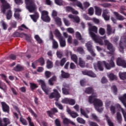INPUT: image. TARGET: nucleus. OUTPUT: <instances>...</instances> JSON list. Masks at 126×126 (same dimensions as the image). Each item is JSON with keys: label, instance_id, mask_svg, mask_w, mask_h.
Here are the masks:
<instances>
[{"label": "nucleus", "instance_id": "37", "mask_svg": "<svg viewBox=\"0 0 126 126\" xmlns=\"http://www.w3.org/2000/svg\"><path fill=\"white\" fill-rule=\"evenodd\" d=\"M109 109L112 115L116 114V106L114 105H111Z\"/></svg>", "mask_w": 126, "mask_h": 126}, {"label": "nucleus", "instance_id": "17", "mask_svg": "<svg viewBox=\"0 0 126 126\" xmlns=\"http://www.w3.org/2000/svg\"><path fill=\"white\" fill-rule=\"evenodd\" d=\"M30 16L34 22H37V20L39 18V13L35 12L34 15H30Z\"/></svg>", "mask_w": 126, "mask_h": 126}, {"label": "nucleus", "instance_id": "59", "mask_svg": "<svg viewBox=\"0 0 126 126\" xmlns=\"http://www.w3.org/2000/svg\"><path fill=\"white\" fill-rule=\"evenodd\" d=\"M111 106V102L109 100H107L105 102V107L106 109H109Z\"/></svg>", "mask_w": 126, "mask_h": 126}, {"label": "nucleus", "instance_id": "21", "mask_svg": "<svg viewBox=\"0 0 126 126\" xmlns=\"http://www.w3.org/2000/svg\"><path fill=\"white\" fill-rule=\"evenodd\" d=\"M119 100H121L124 106L126 108V94H123L122 96L120 97Z\"/></svg>", "mask_w": 126, "mask_h": 126}, {"label": "nucleus", "instance_id": "32", "mask_svg": "<svg viewBox=\"0 0 126 126\" xmlns=\"http://www.w3.org/2000/svg\"><path fill=\"white\" fill-rule=\"evenodd\" d=\"M125 61L121 58H118L116 63L117 65H119V66H122L123 64L124 63Z\"/></svg>", "mask_w": 126, "mask_h": 126}, {"label": "nucleus", "instance_id": "54", "mask_svg": "<svg viewBox=\"0 0 126 126\" xmlns=\"http://www.w3.org/2000/svg\"><path fill=\"white\" fill-rule=\"evenodd\" d=\"M62 102L63 104H69V99L68 98H65L62 100Z\"/></svg>", "mask_w": 126, "mask_h": 126}, {"label": "nucleus", "instance_id": "47", "mask_svg": "<svg viewBox=\"0 0 126 126\" xmlns=\"http://www.w3.org/2000/svg\"><path fill=\"white\" fill-rule=\"evenodd\" d=\"M106 118L108 125L109 126H114V124L113 123V122H112L110 118L108 117V116H106Z\"/></svg>", "mask_w": 126, "mask_h": 126}, {"label": "nucleus", "instance_id": "55", "mask_svg": "<svg viewBox=\"0 0 126 126\" xmlns=\"http://www.w3.org/2000/svg\"><path fill=\"white\" fill-rule=\"evenodd\" d=\"M45 77L46 78H49V77H51V72L46 71L45 72Z\"/></svg>", "mask_w": 126, "mask_h": 126}, {"label": "nucleus", "instance_id": "2", "mask_svg": "<svg viewBox=\"0 0 126 126\" xmlns=\"http://www.w3.org/2000/svg\"><path fill=\"white\" fill-rule=\"evenodd\" d=\"M96 98L97 94H93L92 95L89 96V102L90 104H93L94 103V106L97 112H102V111H103V108H100V107L103 106V102L99 99Z\"/></svg>", "mask_w": 126, "mask_h": 126}, {"label": "nucleus", "instance_id": "62", "mask_svg": "<svg viewBox=\"0 0 126 126\" xmlns=\"http://www.w3.org/2000/svg\"><path fill=\"white\" fill-rule=\"evenodd\" d=\"M77 51V52L80 53V54H85L84 50H83V48H82V47L78 48Z\"/></svg>", "mask_w": 126, "mask_h": 126}, {"label": "nucleus", "instance_id": "51", "mask_svg": "<svg viewBox=\"0 0 126 126\" xmlns=\"http://www.w3.org/2000/svg\"><path fill=\"white\" fill-rule=\"evenodd\" d=\"M31 88L32 90H34V89H36L38 87V86L34 83H30Z\"/></svg>", "mask_w": 126, "mask_h": 126}, {"label": "nucleus", "instance_id": "46", "mask_svg": "<svg viewBox=\"0 0 126 126\" xmlns=\"http://www.w3.org/2000/svg\"><path fill=\"white\" fill-rule=\"evenodd\" d=\"M20 121L24 126H27L28 125L27 121L22 117L20 118Z\"/></svg>", "mask_w": 126, "mask_h": 126}, {"label": "nucleus", "instance_id": "26", "mask_svg": "<svg viewBox=\"0 0 126 126\" xmlns=\"http://www.w3.org/2000/svg\"><path fill=\"white\" fill-rule=\"evenodd\" d=\"M94 8L95 9V14L96 15H98L100 16L102 13V9L97 6H94Z\"/></svg>", "mask_w": 126, "mask_h": 126}, {"label": "nucleus", "instance_id": "12", "mask_svg": "<svg viewBox=\"0 0 126 126\" xmlns=\"http://www.w3.org/2000/svg\"><path fill=\"white\" fill-rule=\"evenodd\" d=\"M14 10L15 12L14 14V17L18 20L20 19V14H19V12H21V9L20 8H15Z\"/></svg>", "mask_w": 126, "mask_h": 126}, {"label": "nucleus", "instance_id": "56", "mask_svg": "<svg viewBox=\"0 0 126 126\" xmlns=\"http://www.w3.org/2000/svg\"><path fill=\"white\" fill-rule=\"evenodd\" d=\"M38 61L41 64V65H44L45 64V60H44V58H41L38 60Z\"/></svg>", "mask_w": 126, "mask_h": 126}, {"label": "nucleus", "instance_id": "39", "mask_svg": "<svg viewBox=\"0 0 126 126\" xmlns=\"http://www.w3.org/2000/svg\"><path fill=\"white\" fill-rule=\"evenodd\" d=\"M54 34L56 35V36L58 37L59 39L63 37V36H62V34H61V32H60V31H59V30H56L55 31Z\"/></svg>", "mask_w": 126, "mask_h": 126}, {"label": "nucleus", "instance_id": "15", "mask_svg": "<svg viewBox=\"0 0 126 126\" xmlns=\"http://www.w3.org/2000/svg\"><path fill=\"white\" fill-rule=\"evenodd\" d=\"M1 104L2 106V109L3 112H7L9 113V107L4 102H1Z\"/></svg>", "mask_w": 126, "mask_h": 126}, {"label": "nucleus", "instance_id": "40", "mask_svg": "<svg viewBox=\"0 0 126 126\" xmlns=\"http://www.w3.org/2000/svg\"><path fill=\"white\" fill-rule=\"evenodd\" d=\"M71 59L73 62L75 63H77V56L75 54H73L71 55Z\"/></svg>", "mask_w": 126, "mask_h": 126}, {"label": "nucleus", "instance_id": "61", "mask_svg": "<svg viewBox=\"0 0 126 126\" xmlns=\"http://www.w3.org/2000/svg\"><path fill=\"white\" fill-rule=\"evenodd\" d=\"M67 31L68 32V33H70V34H73L74 33V30H73V28H68L67 29Z\"/></svg>", "mask_w": 126, "mask_h": 126}, {"label": "nucleus", "instance_id": "3", "mask_svg": "<svg viewBox=\"0 0 126 126\" xmlns=\"http://www.w3.org/2000/svg\"><path fill=\"white\" fill-rule=\"evenodd\" d=\"M114 57H112L110 61H108L109 63H106L105 61H98L97 64H94V66L95 70H97V67L102 71L104 70V67H103V65H105V67L106 69H110L112 67H115V62H114Z\"/></svg>", "mask_w": 126, "mask_h": 126}, {"label": "nucleus", "instance_id": "16", "mask_svg": "<svg viewBox=\"0 0 126 126\" xmlns=\"http://www.w3.org/2000/svg\"><path fill=\"white\" fill-rule=\"evenodd\" d=\"M107 30L108 35H111V34L115 33L116 31V30L114 28H112L109 25L107 26Z\"/></svg>", "mask_w": 126, "mask_h": 126}, {"label": "nucleus", "instance_id": "5", "mask_svg": "<svg viewBox=\"0 0 126 126\" xmlns=\"http://www.w3.org/2000/svg\"><path fill=\"white\" fill-rule=\"evenodd\" d=\"M26 7L30 12H34L37 9L34 0H25Z\"/></svg>", "mask_w": 126, "mask_h": 126}, {"label": "nucleus", "instance_id": "19", "mask_svg": "<svg viewBox=\"0 0 126 126\" xmlns=\"http://www.w3.org/2000/svg\"><path fill=\"white\" fill-rule=\"evenodd\" d=\"M65 9L66 11H71L73 14H78V11L75 10L70 6L66 7Z\"/></svg>", "mask_w": 126, "mask_h": 126}, {"label": "nucleus", "instance_id": "4", "mask_svg": "<svg viewBox=\"0 0 126 126\" xmlns=\"http://www.w3.org/2000/svg\"><path fill=\"white\" fill-rule=\"evenodd\" d=\"M2 3V6L1 7V11L2 13L5 14L6 11V16L7 20H10L11 17H12V12L10 10L11 6L10 4L7 2L5 0H0Z\"/></svg>", "mask_w": 126, "mask_h": 126}, {"label": "nucleus", "instance_id": "53", "mask_svg": "<svg viewBox=\"0 0 126 126\" xmlns=\"http://www.w3.org/2000/svg\"><path fill=\"white\" fill-rule=\"evenodd\" d=\"M66 61H67L66 58H63L62 59L60 63V65H61V66H63Z\"/></svg>", "mask_w": 126, "mask_h": 126}, {"label": "nucleus", "instance_id": "44", "mask_svg": "<svg viewBox=\"0 0 126 126\" xmlns=\"http://www.w3.org/2000/svg\"><path fill=\"white\" fill-rule=\"evenodd\" d=\"M119 76L121 79H126V72H120L119 73Z\"/></svg>", "mask_w": 126, "mask_h": 126}, {"label": "nucleus", "instance_id": "29", "mask_svg": "<svg viewBox=\"0 0 126 126\" xmlns=\"http://www.w3.org/2000/svg\"><path fill=\"white\" fill-rule=\"evenodd\" d=\"M24 68L20 64H17L14 68V70L15 71H21V70H23Z\"/></svg>", "mask_w": 126, "mask_h": 126}, {"label": "nucleus", "instance_id": "31", "mask_svg": "<svg viewBox=\"0 0 126 126\" xmlns=\"http://www.w3.org/2000/svg\"><path fill=\"white\" fill-rule=\"evenodd\" d=\"M80 112H81V114L82 115H83V116L86 118L87 119H88V118H89V117L88 116V115H87V114H89V112L88 111H87L86 112H85L84 111V110H83L82 108H81L80 109Z\"/></svg>", "mask_w": 126, "mask_h": 126}, {"label": "nucleus", "instance_id": "60", "mask_svg": "<svg viewBox=\"0 0 126 126\" xmlns=\"http://www.w3.org/2000/svg\"><path fill=\"white\" fill-rule=\"evenodd\" d=\"M72 118H75L77 117H78V114L75 112H72L70 115Z\"/></svg>", "mask_w": 126, "mask_h": 126}, {"label": "nucleus", "instance_id": "45", "mask_svg": "<svg viewBox=\"0 0 126 126\" xmlns=\"http://www.w3.org/2000/svg\"><path fill=\"white\" fill-rule=\"evenodd\" d=\"M91 117H92V119H93V120H94L98 123H99V122H100V120H99L98 116H97V115H96V114L93 113V114H92Z\"/></svg>", "mask_w": 126, "mask_h": 126}, {"label": "nucleus", "instance_id": "25", "mask_svg": "<svg viewBox=\"0 0 126 126\" xmlns=\"http://www.w3.org/2000/svg\"><path fill=\"white\" fill-rule=\"evenodd\" d=\"M108 77L109 78V80L111 81H113V80H117L118 79V77L117 76L115 75L113 73H110L108 75Z\"/></svg>", "mask_w": 126, "mask_h": 126}, {"label": "nucleus", "instance_id": "36", "mask_svg": "<svg viewBox=\"0 0 126 126\" xmlns=\"http://www.w3.org/2000/svg\"><path fill=\"white\" fill-rule=\"evenodd\" d=\"M55 20L56 24L58 26H61L62 25V20L59 17L55 18Z\"/></svg>", "mask_w": 126, "mask_h": 126}, {"label": "nucleus", "instance_id": "6", "mask_svg": "<svg viewBox=\"0 0 126 126\" xmlns=\"http://www.w3.org/2000/svg\"><path fill=\"white\" fill-rule=\"evenodd\" d=\"M37 82L41 85V88L44 92H45V94H46V95H49L51 93V89L47 88L45 81L42 80H38Z\"/></svg>", "mask_w": 126, "mask_h": 126}, {"label": "nucleus", "instance_id": "7", "mask_svg": "<svg viewBox=\"0 0 126 126\" xmlns=\"http://www.w3.org/2000/svg\"><path fill=\"white\" fill-rule=\"evenodd\" d=\"M41 18L43 21H45V22H50L51 21V18L49 16V12L48 11H41Z\"/></svg>", "mask_w": 126, "mask_h": 126}, {"label": "nucleus", "instance_id": "23", "mask_svg": "<svg viewBox=\"0 0 126 126\" xmlns=\"http://www.w3.org/2000/svg\"><path fill=\"white\" fill-rule=\"evenodd\" d=\"M86 47H87V49L89 52V51H91L93 50V46H92V42L89 41L87 43H86Z\"/></svg>", "mask_w": 126, "mask_h": 126}, {"label": "nucleus", "instance_id": "9", "mask_svg": "<svg viewBox=\"0 0 126 126\" xmlns=\"http://www.w3.org/2000/svg\"><path fill=\"white\" fill-rule=\"evenodd\" d=\"M105 44L107 46V49L110 51V52H109L108 54L109 55H111V56H114V52H115V48L113 47V45L110 43L108 40H104Z\"/></svg>", "mask_w": 126, "mask_h": 126}, {"label": "nucleus", "instance_id": "52", "mask_svg": "<svg viewBox=\"0 0 126 126\" xmlns=\"http://www.w3.org/2000/svg\"><path fill=\"white\" fill-rule=\"evenodd\" d=\"M89 14L93 15L94 14V9L93 7H90L88 10Z\"/></svg>", "mask_w": 126, "mask_h": 126}, {"label": "nucleus", "instance_id": "58", "mask_svg": "<svg viewBox=\"0 0 126 126\" xmlns=\"http://www.w3.org/2000/svg\"><path fill=\"white\" fill-rule=\"evenodd\" d=\"M89 125L90 126H99L97 123L92 122V121H89Z\"/></svg>", "mask_w": 126, "mask_h": 126}, {"label": "nucleus", "instance_id": "33", "mask_svg": "<svg viewBox=\"0 0 126 126\" xmlns=\"http://www.w3.org/2000/svg\"><path fill=\"white\" fill-rule=\"evenodd\" d=\"M24 36L26 37L27 41H28V42H30V36H29L28 35L25 33H19V37H20L21 38H23V37Z\"/></svg>", "mask_w": 126, "mask_h": 126}, {"label": "nucleus", "instance_id": "42", "mask_svg": "<svg viewBox=\"0 0 126 126\" xmlns=\"http://www.w3.org/2000/svg\"><path fill=\"white\" fill-rule=\"evenodd\" d=\"M3 123H4V124H6V125L7 126V125H9V124H10V121L9 120V119L8 118H3L2 120Z\"/></svg>", "mask_w": 126, "mask_h": 126}, {"label": "nucleus", "instance_id": "27", "mask_svg": "<svg viewBox=\"0 0 126 126\" xmlns=\"http://www.w3.org/2000/svg\"><path fill=\"white\" fill-rule=\"evenodd\" d=\"M114 15L116 16L117 19H118V20H125V18L123 17V16L120 15L119 13H118L117 12H113Z\"/></svg>", "mask_w": 126, "mask_h": 126}, {"label": "nucleus", "instance_id": "1", "mask_svg": "<svg viewBox=\"0 0 126 126\" xmlns=\"http://www.w3.org/2000/svg\"><path fill=\"white\" fill-rule=\"evenodd\" d=\"M88 30L89 34L92 38V39L95 42L98 43L100 45H103L104 43L103 42L102 39H106V36H103V37H98L96 34L98 33V28L95 26H93L91 23H88ZM94 32L95 33H94Z\"/></svg>", "mask_w": 126, "mask_h": 126}, {"label": "nucleus", "instance_id": "30", "mask_svg": "<svg viewBox=\"0 0 126 126\" xmlns=\"http://www.w3.org/2000/svg\"><path fill=\"white\" fill-rule=\"evenodd\" d=\"M56 79L57 77L56 76L52 77L48 80V84L51 86H53L54 85V81H56Z\"/></svg>", "mask_w": 126, "mask_h": 126}, {"label": "nucleus", "instance_id": "41", "mask_svg": "<svg viewBox=\"0 0 126 126\" xmlns=\"http://www.w3.org/2000/svg\"><path fill=\"white\" fill-rule=\"evenodd\" d=\"M34 38L35 40L37 41V42L39 43V44H42V43H43V40H42V39H41L39 35H35L34 36Z\"/></svg>", "mask_w": 126, "mask_h": 126}, {"label": "nucleus", "instance_id": "50", "mask_svg": "<svg viewBox=\"0 0 126 126\" xmlns=\"http://www.w3.org/2000/svg\"><path fill=\"white\" fill-rule=\"evenodd\" d=\"M117 119L118 121V122H121L122 120V115L120 112H117Z\"/></svg>", "mask_w": 126, "mask_h": 126}, {"label": "nucleus", "instance_id": "35", "mask_svg": "<svg viewBox=\"0 0 126 126\" xmlns=\"http://www.w3.org/2000/svg\"><path fill=\"white\" fill-rule=\"evenodd\" d=\"M61 76L62 78H68L69 77V74L65 72L64 71H61Z\"/></svg>", "mask_w": 126, "mask_h": 126}, {"label": "nucleus", "instance_id": "10", "mask_svg": "<svg viewBox=\"0 0 126 126\" xmlns=\"http://www.w3.org/2000/svg\"><path fill=\"white\" fill-rule=\"evenodd\" d=\"M126 45V39L122 37L119 43V51H120L121 53H124V47H125Z\"/></svg>", "mask_w": 126, "mask_h": 126}, {"label": "nucleus", "instance_id": "18", "mask_svg": "<svg viewBox=\"0 0 126 126\" xmlns=\"http://www.w3.org/2000/svg\"><path fill=\"white\" fill-rule=\"evenodd\" d=\"M63 86L64 87L62 89L63 94H64V95H69V91L68 90L66 89V88L68 87V86L66 85L65 84H63Z\"/></svg>", "mask_w": 126, "mask_h": 126}, {"label": "nucleus", "instance_id": "34", "mask_svg": "<svg viewBox=\"0 0 126 126\" xmlns=\"http://www.w3.org/2000/svg\"><path fill=\"white\" fill-rule=\"evenodd\" d=\"M79 64L81 67H85V62L81 58H79Z\"/></svg>", "mask_w": 126, "mask_h": 126}, {"label": "nucleus", "instance_id": "24", "mask_svg": "<svg viewBox=\"0 0 126 126\" xmlns=\"http://www.w3.org/2000/svg\"><path fill=\"white\" fill-rule=\"evenodd\" d=\"M75 36H76V38H77V39H78V40H79L82 42H84V39L83 38H82V36H81V34L80 33V32H76Z\"/></svg>", "mask_w": 126, "mask_h": 126}, {"label": "nucleus", "instance_id": "43", "mask_svg": "<svg viewBox=\"0 0 126 126\" xmlns=\"http://www.w3.org/2000/svg\"><path fill=\"white\" fill-rule=\"evenodd\" d=\"M77 122H78V123L79 124H82V125L85 124V120L80 117L77 118Z\"/></svg>", "mask_w": 126, "mask_h": 126}, {"label": "nucleus", "instance_id": "28", "mask_svg": "<svg viewBox=\"0 0 126 126\" xmlns=\"http://www.w3.org/2000/svg\"><path fill=\"white\" fill-rule=\"evenodd\" d=\"M85 92L87 93V94H93L92 95H93V94H96L95 93H93L94 92V90H93V88L91 87L87 88L85 91Z\"/></svg>", "mask_w": 126, "mask_h": 126}, {"label": "nucleus", "instance_id": "49", "mask_svg": "<svg viewBox=\"0 0 126 126\" xmlns=\"http://www.w3.org/2000/svg\"><path fill=\"white\" fill-rule=\"evenodd\" d=\"M90 6V3L89 2L86 1L83 3V9L84 8H87V7H89Z\"/></svg>", "mask_w": 126, "mask_h": 126}, {"label": "nucleus", "instance_id": "22", "mask_svg": "<svg viewBox=\"0 0 126 126\" xmlns=\"http://www.w3.org/2000/svg\"><path fill=\"white\" fill-rule=\"evenodd\" d=\"M59 42H60V46L62 48H64V47H65V46H66L65 39H64L63 37H62L59 38Z\"/></svg>", "mask_w": 126, "mask_h": 126}, {"label": "nucleus", "instance_id": "63", "mask_svg": "<svg viewBox=\"0 0 126 126\" xmlns=\"http://www.w3.org/2000/svg\"><path fill=\"white\" fill-rule=\"evenodd\" d=\"M69 105H71L73 106V105H75V100L73 99H69Z\"/></svg>", "mask_w": 126, "mask_h": 126}, {"label": "nucleus", "instance_id": "48", "mask_svg": "<svg viewBox=\"0 0 126 126\" xmlns=\"http://www.w3.org/2000/svg\"><path fill=\"white\" fill-rule=\"evenodd\" d=\"M98 32H99L100 35H104V34L105 33V29L102 28H100L98 30Z\"/></svg>", "mask_w": 126, "mask_h": 126}, {"label": "nucleus", "instance_id": "57", "mask_svg": "<svg viewBox=\"0 0 126 126\" xmlns=\"http://www.w3.org/2000/svg\"><path fill=\"white\" fill-rule=\"evenodd\" d=\"M70 121V120L67 118H64L63 119V123L64 125H68V124H69Z\"/></svg>", "mask_w": 126, "mask_h": 126}, {"label": "nucleus", "instance_id": "14", "mask_svg": "<svg viewBox=\"0 0 126 126\" xmlns=\"http://www.w3.org/2000/svg\"><path fill=\"white\" fill-rule=\"evenodd\" d=\"M68 17L70 18V19H73L74 22L76 23H79V22H80V18L77 16H73L72 14H69Z\"/></svg>", "mask_w": 126, "mask_h": 126}, {"label": "nucleus", "instance_id": "11", "mask_svg": "<svg viewBox=\"0 0 126 126\" xmlns=\"http://www.w3.org/2000/svg\"><path fill=\"white\" fill-rule=\"evenodd\" d=\"M53 37V33H52V32H50V38L53 40V49H58L59 48V44L54 39Z\"/></svg>", "mask_w": 126, "mask_h": 126}, {"label": "nucleus", "instance_id": "8", "mask_svg": "<svg viewBox=\"0 0 126 126\" xmlns=\"http://www.w3.org/2000/svg\"><path fill=\"white\" fill-rule=\"evenodd\" d=\"M49 99H53V98H56V101H58L60 98H61V94L58 92L57 89H54L53 92L51 93L49 95Z\"/></svg>", "mask_w": 126, "mask_h": 126}, {"label": "nucleus", "instance_id": "64", "mask_svg": "<svg viewBox=\"0 0 126 126\" xmlns=\"http://www.w3.org/2000/svg\"><path fill=\"white\" fill-rule=\"evenodd\" d=\"M122 113L124 117V119L126 122V110H125L124 109L122 108Z\"/></svg>", "mask_w": 126, "mask_h": 126}, {"label": "nucleus", "instance_id": "38", "mask_svg": "<svg viewBox=\"0 0 126 126\" xmlns=\"http://www.w3.org/2000/svg\"><path fill=\"white\" fill-rule=\"evenodd\" d=\"M46 63V67L47 68L50 69L53 67V62H52V61L50 60H47Z\"/></svg>", "mask_w": 126, "mask_h": 126}, {"label": "nucleus", "instance_id": "13", "mask_svg": "<svg viewBox=\"0 0 126 126\" xmlns=\"http://www.w3.org/2000/svg\"><path fill=\"white\" fill-rule=\"evenodd\" d=\"M82 72L84 75H88V76H91V77H96V74L93 73L92 71L84 70Z\"/></svg>", "mask_w": 126, "mask_h": 126}, {"label": "nucleus", "instance_id": "20", "mask_svg": "<svg viewBox=\"0 0 126 126\" xmlns=\"http://www.w3.org/2000/svg\"><path fill=\"white\" fill-rule=\"evenodd\" d=\"M47 113L50 118H52L54 113H58V109L54 108L52 109L51 111H47Z\"/></svg>", "mask_w": 126, "mask_h": 126}]
</instances>
